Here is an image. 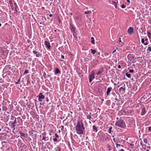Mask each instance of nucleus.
I'll return each instance as SVG.
<instances>
[{"label":"nucleus","mask_w":151,"mask_h":151,"mask_svg":"<svg viewBox=\"0 0 151 151\" xmlns=\"http://www.w3.org/2000/svg\"><path fill=\"white\" fill-rule=\"evenodd\" d=\"M77 133L78 134H83L84 129L83 124L81 122H78L76 126Z\"/></svg>","instance_id":"f257e3e1"},{"label":"nucleus","mask_w":151,"mask_h":151,"mask_svg":"<svg viewBox=\"0 0 151 151\" xmlns=\"http://www.w3.org/2000/svg\"><path fill=\"white\" fill-rule=\"evenodd\" d=\"M124 122L123 120H119L116 122L115 125L120 127L123 128L124 125Z\"/></svg>","instance_id":"f03ea898"},{"label":"nucleus","mask_w":151,"mask_h":151,"mask_svg":"<svg viewBox=\"0 0 151 151\" xmlns=\"http://www.w3.org/2000/svg\"><path fill=\"white\" fill-rule=\"evenodd\" d=\"M13 119H14V122L11 123V124H12L11 128L14 131L15 129V127L16 126L15 124L16 123V118L15 117H13Z\"/></svg>","instance_id":"7ed1b4c3"},{"label":"nucleus","mask_w":151,"mask_h":151,"mask_svg":"<svg viewBox=\"0 0 151 151\" xmlns=\"http://www.w3.org/2000/svg\"><path fill=\"white\" fill-rule=\"evenodd\" d=\"M45 98V96L43 95L42 93H40L39 95L38 100L40 101H41L42 99Z\"/></svg>","instance_id":"20e7f679"},{"label":"nucleus","mask_w":151,"mask_h":151,"mask_svg":"<svg viewBox=\"0 0 151 151\" xmlns=\"http://www.w3.org/2000/svg\"><path fill=\"white\" fill-rule=\"evenodd\" d=\"M128 32L129 35H131L134 33V30L132 27H130L128 29Z\"/></svg>","instance_id":"39448f33"},{"label":"nucleus","mask_w":151,"mask_h":151,"mask_svg":"<svg viewBox=\"0 0 151 151\" xmlns=\"http://www.w3.org/2000/svg\"><path fill=\"white\" fill-rule=\"evenodd\" d=\"M44 43L45 45H46V46L50 50L51 49V47L49 42H47V41H45V42Z\"/></svg>","instance_id":"423d86ee"},{"label":"nucleus","mask_w":151,"mask_h":151,"mask_svg":"<svg viewBox=\"0 0 151 151\" xmlns=\"http://www.w3.org/2000/svg\"><path fill=\"white\" fill-rule=\"evenodd\" d=\"M22 143L21 142V141L20 139H18V147L20 146V147L19 148V149H20V148H22Z\"/></svg>","instance_id":"0eeeda50"},{"label":"nucleus","mask_w":151,"mask_h":151,"mask_svg":"<svg viewBox=\"0 0 151 151\" xmlns=\"http://www.w3.org/2000/svg\"><path fill=\"white\" fill-rule=\"evenodd\" d=\"M35 132V131L33 130H32L31 131H29V134L30 136H31V137H32V138L33 137V134H34V132Z\"/></svg>","instance_id":"6e6552de"},{"label":"nucleus","mask_w":151,"mask_h":151,"mask_svg":"<svg viewBox=\"0 0 151 151\" xmlns=\"http://www.w3.org/2000/svg\"><path fill=\"white\" fill-rule=\"evenodd\" d=\"M94 77L93 75H90L89 76V82H91L92 81V80L94 79Z\"/></svg>","instance_id":"1a4fd4ad"},{"label":"nucleus","mask_w":151,"mask_h":151,"mask_svg":"<svg viewBox=\"0 0 151 151\" xmlns=\"http://www.w3.org/2000/svg\"><path fill=\"white\" fill-rule=\"evenodd\" d=\"M103 71V68H101L96 73L97 75H99L102 73Z\"/></svg>","instance_id":"9d476101"},{"label":"nucleus","mask_w":151,"mask_h":151,"mask_svg":"<svg viewBox=\"0 0 151 151\" xmlns=\"http://www.w3.org/2000/svg\"><path fill=\"white\" fill-rule=\"evenodd\" d=\"M70 29L71 32H72V33L74 32H75V29L72 25H71L70 26Z\"/></svg>","instance_id":"9b49d317"},{"label":"nucleus","mask_w":151,"mask_h":151,"mask_svg":"<svg viewBox=\"0 0 151 151\" xmlns=\"http://www.w3.org/2000/svg\"><path fill=\"white\" fill-rule=\"evenodd\" d=\"M112 90V88L111 87H109L107 90V92H106V94L107 95H108L109 94V93Z\"/></svg>","instance_id":"f8f14e48"},{"label":"nucleus","mask_w":151,"mask_h":151,"mask_svg":"<svg viewBox=\"0 0 151 151\" xmlns=\"http://www.w3.org/2000/svg\"><path fill=\"white\" fill-rule=\"evenodd\" d=\"M146 113V110L145 108H143L142 110L141 114L142 115H143Z\"/></svg>","instance_id":"ddd939ff"},{"label":"nucleus","mask_w":151,"mask_h":151,"mask_svg":"<svg viewBox=\"0 0 151 151\" xmlns=\"http://www.w3.org/2000/svg\"><path fill=\"white\" fill-rule=\"evenodd\" d=\"M19 133H20V135L22 137H26V134L22 133L21 131H20L19 132Z\"/></svg>","instance_id":"4468645a"},{"label":"nucleus","mask_w":151,"mask_h":151,"mask_svg":"<svg viewBox=\"0 0 151 151\" xmlns=\"http://www.w3.org/2000/svg\"><path fill=\"white\" fill-rule=\"evenodd\" d=\"M91 43L92 44H95L94 38L93 37H91Z\"/></svg>","instance_id":"2eb2a0df"},{"label":"nucleus","mask_w":151,"mask_h":151,"mask_svg":"<svg viewBox=\"0 0 151 151\" xmlns=\"http://www.w3.org/2000/svg\"><path fill=\"white\" fill-rule=\"evenodd\" d=\"M91 113H90L89 114H87L86 116L87 118L88 119H90L91 118Z\"/></svg>","instance_id":"dca6fc26"},{"label":"nucleus","mask_w":151,"mask_h":151,"mask_svg":"<svg viewBox=\"0 0 151 151\" xmlns=\"http://www.w3.org/2000/svg\"><path fill=\"white\" fill-rule=\"evenodd\" d=\"M91 53L93 54H94L96 52V51L94 49H91Z\"/></svg>","instance_id":"f3484780"},{"label":"nucleus","mask_w":151,"mask_h":151,"mask_svg":"<svg viewBox=\"0 0 151 151\" xmlns=\"http://www.w3.org/2000/svg\"><path fill=\"white\" fill-rule=\"evenodd\" d=\"M60 72V71L59 70L58 68H57L55 71V74H58Z\"/></svg>","instance_id":"a211bd4d"},{"label":"nucleus","mask_w":151,"mask_h":151,"mask_svg":"<svg viewBox=\"0 0 151 151\" xmlns=\"http://www.w3.org/2000/svg\"><path fill=\"white\" fill-rule=\"evenodd\" d=\"M126 75L128 78H129L131 77V74L128 73H126Z\"/></svg>","instance_id":"6ab92c4d"},{"label":"nucleus","mask_w":151,"mask_h":151,"mask_svg":"<svg viewBox=\"0 0 151 151\" xmlns=\"http://www.w3.org/2000/svg\"><path fill=\"white\" fill-rule=\"evenodd\" d=\"M93 129L97 132V129L95 125L93 126Z\"/></svg>","instance_id":"aec40b11"},{"label":"nucleus","mask_w":151,"mask_h":151,"mask_svg":"<svg viewBox=\"0 0 151 151\" xmlns=\"http://www.w3.org/2000/svg\"><path fill=\"white\" fill-rule=\"evenodd\" d=\"M104 138L106 141H109L110 140V138L107 137H105Z\"/></svg>","instance_id":"412c9836"},{"label":"nucleus","mask_w":151,"mask_h":151,"mask_svg":"<svg viewBox=\"0 0 151 151\" xmlns=\"http://www.w3.org/2000/svg\"><path fill=\"white\" fill-rule=\"evenodd\" d=\"M73 34L74 37L76 38L77 37H76V36L77 35V33L76 32H74L73 33Z\"/></svg>","instance_id":"4be33fe9"},{"label":"nucleus","mask_w":151,"mask_h":151,"mask_svg":"<svg viewBox=\"0 0 151 151\" xmlns=\"http://www.w3.org/2000/svg\"><path fill=\"white\" fill-rule=\"evenodd\" d=\"M147 51H149L150 52H151V46H149L148 47V49Z\"/></svg>","instance_id":"5701e85b"},{"label":"nucleus","mask_w":151,"mask_h":151,"mask_svg":"<svg viewBox=\"0 0 151 151\" xmlns=\"http://www.w3.org/2000/svg\"><path fill=\"white\" fill-rule=\"evenodd\" d=\"M148 36L149 38H151V34L150 33V32H148Z\"/></svg>","instance_id":"b1692460"},{"label":"nucleus","mask_w":151,"mask_h":151,"mask_svg":"<svg viewBox=\"0 0 151 151\" xmlns=\"http://www.w3.org/2000/svg\"><path fill=\"white\" fill-rule=\"evenodd\" d=\"M144 142L145 143H147V139L145 138L144 139Z\"/></svg>","instance_id":"393cba45"},{"label":"nucleus","mask_w":151,"mask_h":151,"mask_svg":"<svg viewBox=\"0 0 151 151\" xmlns=\"http://www.w3.org/2000/svg\"><path fill=\"white\" fill-rule=\"evenodd\" d=\"M11 8L12 10H13L14 9V6L13 4H11L10 5Z\"/></svg>","instance_id":"a878e982"},{"label":"nucleus","mask_w":151,"mask_h":151,"mask_svg":"<svg viewBox=\"0 0 151 151\" xmlns=\"http://www.w3.org/2000/svg\"><path fill=\"white\" fill-rule=\"evenodd\" d=\"M126 7V6L125 5H124L123 4H122V6H121V7L123 9L125 8Z\"/></svg>","instance_id":"bb28decb"},{"label":"nucleus","mask_w":151,"mask_h":151,"mask_svg":"<svg viewBox=\"0 0 151 151\" xmlns=\"http://www.w3.org/2000/svg\"><path fill=\"white\" fill-rule=\"evenodd\" d=\"M46 138V137H45V136H44L42 137V140H43L45 141Z\"/></svg>","instance_id":"cd10ccee"},{"label":"nucleus","mask_w":151,"mask_h":151,"mask_svg":"<svg viewBox=\"0 0 151 151\" xmlns=\"http://www.w3.org/2000/svg\"><path fill=\"white\" fill-rule=\"evenodd\" d=\"M28 73V70H25L24 73V75L25 74H27V73Z\"/></svg>","instance_id":"c85d7f7f"},{"label":"nucleus","mask_w":151,"mask_h":151,"mask_svg":"<svg viewBox=\"0 0 151 151\" xmlns=\"http://www.w3.org/2000/svg\"><path fill=\"white\" fill-rule=\"evenodd\" d=\"M116 147L117 148H119V146H120L121 145L120 144L117 143L116 144Z\"/></svg>","instance_id":"c756f323"},{"label":"nucleus","mask_w":151,"mask_h":151,"mask_svg":"<svg viewBox=\"0 0 151 151\" xmlns=\"http://www.w3.org/2000/svg\"><path fill=\"white\" fill-rule=\"evenodd\" d=\"M145 42V40L144 39L142 38L141 40V42L142 43H144Z\"/></svg>","instance_id":"7c9ffc66"},{"label":"nucleus","mask_w":151,"mask_h":151,"mask_svg":"<svg viewBox=\"0 0 151 151\" xmlns=\"http://www.w3.org/2000/svg\"><path fill=\"white\" fill-rule=\"evenodd\" d=\"M20 78H19V79L18 80V81H17V82H16L15 83L16 84H18V83H19V81H20Z\"/></svg>","instance_id":"2f4dec72"},{"label":"nucleus","mask_w":151,"mask_h":151,"mask_svg":"<svg viewBox=\"0 0 151 151\" xmlns=\"http://www.w3.org/2000/svg\"><path fill=\"white\" fill-rule=\"evenodd\" d=\"M134 71L133 70H129V72L130 73H133Z\"/></svg>","instance_id":"473e14b6"},{"label":"nucleus","mask_w":151,"mask_h":151,"mask_svg":"<svg viewBox=\"0 0 151 151\" xmlns=\"http://www.w3.org/2000/svg\"><path fill=\"white\" fill-rule=\"evenodd\" d=\"M17 6H14V10H16V11H17Z\"/></svg>","instance_id":"72a5a7b5"},{"label":"nucleus","mask_w":151,"mask_h":151,"mask_svg":"<svg viewBox=\"0 0 151 151\" xmlns=\"http://www.w3.org/2000/svg\"><path fill=\"white\" fill-rule=\"evenodd\" d=\"M58 22H59L60 23H61V21H60V18L59 17H58Z\"/></svg>","instance_id":"f704fd0d"},{"label":"nucleus","mask_w":151,"mask_h":151,"mask_svg":"<svg viewBox=\"0 0 151 151\" xmlns=\"http://www.w3.org/2000/svg\"><path fill=\"white\" fill-rule=\"evenodd\" d=\"M36 57H39L40 56V55L39 54H36Z\"/></svg>","instance_id":"c9c22d12"},{"label":"nucleus","mask_w":151,"mask_h":151,"mask_svg":"<svg viewBox=\"0 0 151 151\" xmlns=\"http://www.w3.org/2000/svg\"><path fill=\"white\" fill-rule=\"evenodd\" d=\"M108 148H109V149H108L109 150H111V146L109 145L108 146Z\"/></svg>","instance_id":"e433bc0d"},{"label":"nucleus","mask_w":151,"mask_h":151,"mask_svg":"<svg viewBox=\"0 0 151 151\" xmlns=\"http://www.w3.org/2000/svg\"><path fill=\"white\" fill-rule=\"evenodd\" d=\"M33 52L35 54H37V52L36 51L34 50L33 51Z\"/></svg>","instance_id":"4c0bfd02"},{"label":"nucleus","mask_w":151,"mask_h":151,"mask_svg":"<svg viewBox=\"0 0 151 151\" xmlns=\"http://www.w3.org/2000/svg\"><path fill=\"white\" fill-rule=\"evenodd\" d=\"M112 129V127H111L109 129V133H110L111 132V129Z\"/></svg>","instance_id":"58836bf2"},{"label":"nucleus","mask_w":151,"mask_h":151,"mask_svg":"<svg viewBox=\"0 0 151 151\" xmlns=\"http://www.w3.org/2000/svg\"><path fill=\"white\" fill-rule=\"evenodd\" d=\"M53 140L54 142H56L57 141V139L56 138H54L53 139Z\"/></svg>","instance_id":"ea45409f"},{"label":"nucleus","mask_w":151,"mask_h":151,"mask_svg":"<svg viewBox=\"0 0 151 151\" xmlns=\"http://www.w3.org/2000/svg\"><path fill=\"white\" fill-rule=\"evenodd\" d=\"M89 12L88 11H85L84 12V13L85 14H86L88 13Z\"/></svg>","instance_id":"a19ab883"},{"label":"nucleus","mask_w":151,"mask_h":151,"mask_svg":"<svg viewBox=\"0 0 151 151\" xmlns=\"http://www.w3.org/2000/svg\"><path fill=\"white\" fill-rule=\"evenodd\" d=\"M55 136L56 137H59L58 135L56 133L55 134Z\"/></svg>","instance_id":"79ce46f5"},{"label":"nucleus","mask_w":151,"mask_h":151,"mask_svg":"<svg viewBox=\"0 0 151 151\" xmlns=\"http://www.w3.org/2000/svg\"><path fill=\"white\" fill-rule=\"evenodd\" d=\"M42 134L43 135L45 136V135H46V133L45 132H43L42 133Z\"/></svg>","instance_id":"37998d69"},{"label":"nucleus","mask_w":151,"mask_h":151,"mask_svg":"<svg viewBox=\"0 0 151 151\" xmlns=\"http://www.w3.org/2000/svg\"><path fill=\"white\" fill-rule=\"evenodd\" d=\"M148 130L149 131H151V126L149 128Z\"/></svg>","instance_id":"c03bdc74"},{"label":"nucleus","mask_w":151,"mask_h":151,"mask_svg":"<svg viewBox=\"0 0 151 151\" xmlns=\"http://www.w3.org/2000/svg\"><path fill=\"white\" fill-rule=\"evenodd\" d=\"M61 58H62V59H64V56L63 55H62L61 56Z\"/></svg>","instance_id":"a18cd8bd"},{"label":"nucleus","mask_w":151,"mask_h":151,"mask_svg":"<svg viewBox=\"0 0 151 151\" xmlns=\"http://www.w3.org/2000/svg\"><path fill=\"white\" fill-rule=\"evenodd\" d=\"M140 145H142V146L143 145L142 144V140L140 142Z\"/></svg>","instance_id":"49530a36"},{"label":"nucleus","mask_w":151,"mask_h":151,"mask_svg":"<svg viewBox=\"0 0 151 151\" xmlns=\"http://www.w3.org/2000/svg\"><path fill=\"white\" fill-rule=\"evenodd\" d=\"M104 55H105V56H107L108 55V53H105L104 54Z\"/></svg>","instance_id":"de8ad7c7"},{"label":"nucleus","mask_w":151,"mask_h":151,"mask_svg":"<svg viewBox=\"0 0 151 151\" xmlns=\"http://www.w3.org/2000/svg\"><path fill=\"white\" fill-rule=\"evenodd\" d=\"M145 45H148V43L147 42H146L145 43H143Z\"/></svg>","instance_id":"09e8293b"},{"label":"nucleus","mask_w":151,"mask_h":151,"mask_svg":"<svg viewBox=\"0 0 151 151\" xmlns=\"http://www.w3.org/2000/svg\"><path fill=\"white\" fill-rule=\"evenodd\" d=\"M121 42V38H120L119 39V43H120V42Z\"/></svg>","instance_id":"8fccbe9b"},{"label":"nucleus","mask_w":151,"mask_h":151,"mask_svg":"<svg viewBox=\"0 0 151 151\" xmlns=\"http://www.w3.org/2000/svg\"><path fill=\"white\" fill-rule=\"evenodd\" d=\"M58 150V151H60V149L59 147H58L57 148V150Z\"/></svg>","instance_id":"3c124183"},{"label":"nucleus","mask_w":151,"mask_h":151,"mask_svg":"<svg viewBox=\"0 0 151 151\" xmlns=\"http://www.w3.org/2000/svg\"><path fill=\"white\" fill-rule=\"evenodd\" d=\"M118 68H121V66L120 65H118Z\"/></svg>","instance_id":"603ef678"},{"label":"nucleus","mask_w":151,"mask_h":151,"mask_svg":"<svg viewBox=\"0 0 151 151\" xmlns=\"http://www.w3.org/2000/svg\"><path fill=\"white\" fill-rule=\"evenodd\" d=\"M61 127H62V128L61 129L62 130V129H64V126H61Z\"/></svg>","instance_id":"864d4df0"},{"label":"nucleus","mask_w":151,"mask_h":151,"mask_svg":"<svg viewBox=\"0 0 151 151\" xmlns=\"http://www.w3.org/2000/svg\"><path fill=\"white\" fill-rule=\"evenodd\" d=\"M9 4H10V5L11 4H13L12 3V2L11 1H10L9 2Z\"/></svg>","instance_id":"5fc2aeb1"},{"label":"nucleus","mask_w":151,"mask_h":151,"mask_svg":"<svg viewBox=\"0 0 151 151\" xmlns=\"http://www.w3.org/2000/svg\"><path fill=\"white\" fill-rule=\"evenodd\" d=\"M123 89V88L122 87H121L119 88V90L120 91L121 89Z\"/></svg>","instance_id":"6e6d98bb"},{"label":"nucleus","mask_w":151,"mask_h":151,"mask_svg":"<svg viewBox=\"0 0 151 151\" xmlns=\"http://www.w3.org/2000/svg\"><path fill=\"white\" fill-rule=\"evenodd\" d=\"M49 101V100L48 99V98H46V101L47 102H48Z\"/></svg>","instance_id":"4d7b16f0"},{"label":"nucleus","mask_w":151,"mask_h":151,"mask_svg":"<svg viewBox=\"0 0 151 151\" xmlns=\"http://www.w3.org/2000/svg\"><path fill=\"white\" fill-rule=\"evenodd\" d=\"M49 16L50 17H52V14H49Z\"/></svg>","instance_id":"13d9d810"},{"label":"nucleus","mask_w":151,"mask_h":151,"mask_svg":"<svg viewBox=\"0 0 151 151\" xmlns=\"http://www.w3.org/2000/svg\"><path fill=\"white\" fill-rule=\"evenodd\" d=\"M14 5L15 6H17V4H16V3H15L14 4Z\"/></svg>","instance_id":"bf43d9fd"},{"label":"nucleus","mask_w":151,"mask_h":151,"mask_svg":"<svg viewBox=\"0 0 151 151\" xmlns=\"http://www.w3.org/2000/svg\"><path fill=\"white\" fill-rule=\"evenodd\" d=\"M116 51V49H115L114 50L113 52L112 53H114V52Z\"/></svg>","instance_id":"052dcab7"},{"label":"nucleus","mask_w":151,"mask_h":151,"mask_svg":"<svg viewBox=\"0 0 151 151\" xmlns=\"http://www.w3.org/2000/svg\"><path fill=\"white\" fill-rule=\"evenodd\" d=\"M127 1L128 3H129L130 2V1L129 0H127Z\"/></svg>","instance_id":"680f3d73"},{"label":"nucleus","mask_w":151,"mask_h":151,"mask_svg":"<svg viewBox=\"0 0 151 151\" xmlns=\"http://www.w3.org/2000/svg\"><path fill=\"white\" fill-rule=\"evenodd\" d=\"M145 41H147L148 40V39L147 38H146L145 39Z\"/></svg>","instance_id":"e2e57ef3"},{"label":"nucleus","mask_w":151,"mask_h":151,"mask_svg":"<svg viewBox=\"0 0 151 151\" xmlns=\"http://www.w3.org/2000/svg\"><path fill=\"white\" fill-rule=\"evenodd\" d=\"M122 89L124 91H125V88H123V89Z\"/></svg>","instance_id":"0e129e2a"},{"label":"nucleus","mask_w":151,"mask_h":151,"mask_svg":"<svg viewBox=\"0 0 151 151\" xmlns=\"http://www.w3.org/2000/svg\"><path fill=\"white\" fill-rule=\"evenodd\" d=\"M113 141H114V142H115V138H114L113 139Z\"/></svg>","instance_id":"69168bd1"},{"label":"nucleus","mask_w":151,"mask_h":151,"mask_svg":"<svg viewBox=\"0 0 151 151\" xmlns=\"http://www.w3.org/2000/svg\"><path fill=\"white\" fill-rule=\"evenodd\" d=\"M120 151H124V150L123 149H122Z\"/></svg>","instance_id":"338daca9"},{"label":"nucleus","mask_w":151,"mask_h":151,"mask_svg":"<svg viewBox=\"0 0 151 151\" xmlns=\"http://www.w3.org/2000/svg\"><path fill=\"white\" fill-rule=\"evenodd\" d=\"M19 151H23V150L22 149L21 150H20Z\"/></svg>","instance_id":"774afa93"}]
</instances>
